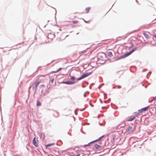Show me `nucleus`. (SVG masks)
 <instances>
[{
    "label": "nucleus",
    "instance_id": "obj_1",
    "mask_svg": "<svg viewBox=\"0 0 156 156\" xmlns=\"http://www.w3.org/2000/svg\"><path fill=\"white\" fill-rule=\"evenodd\" d=\"M55 37V35L53 34L50 33L49 34L48 36L46 38V39H48V41H46L45 43H48L49 42H50Z\"/></svg>",
    "mask_w": 156,
    "mask_h": 156
},
{
    "label": "nucleus",
    "instance_id": "obj_2",
    "mask_svg": "<svg viewBox=\"0 0 156 156\" xmlns=\"http://www.w3.org/2000/svg\"><path fill=\"white\" fill-rule=\"evenodd\" d=\"M41 80L38 78L37 81L33 83L32 85L33 89L35 90H36L37 87L41 82Z\"/></svg>",
    "mask_w": 156,
    "mask_h": 156
},
{
    "label": "nucleus",
    "instance_id": "obj_3",
    "mask_svg": "<svg viewBox=\"0 0 156 156\" xmlns=\"http://www.w3.org/2000/svg\"><path fill=\"white\" fill-rule=\"evenodd\" d=\"M134 51H135L134 49H133V50H132L131 51H130L129 52L126 53V54H125L119 57V58H118L117 59V60H119L124 58L128 56L129 55L131 54Z\"/></svg>",
    "mask_w": 156,
    "mask_h": 156
},
{
    "label": "nucleus",
    "instance_id": "obj_4",
    "mask_svg": "<svg viewBox=\"0 0 156 156\" xmlns=\"http://www.w3.org/2000/svg\"><path fill=\"white\" fill-rule=\"evenodd\" d=\"M91 74V73H86L83 74L80 78H77L76 80L77 81H79V80H82L83 79V78H85L86 77L90 75Z\"/></svg>",
    "mask_w": 156,
    "mask_h": 156
},
{
    "label": "nucleus",
    "instance_id": "obj_5",
    "mask_svg": "<svg viewBox=\"0 0 156 156\" xmlns=\"http://www.w3.org/2000/svg\"><path fill=\"white\" fill-rule=\"evenodd\" d=\"M104 136V135H103V136H101V137H99L98 139H97L94 141L91 142L88 144H87L85 145V146H89L90 145V144L92 143H94L95 142H96L98 141H100L101 140V139Z\"/></svg>",
    "mask_w": 156,
    "mask_h": 156
},
{
    "label": "nucleus",
    "instance_id": "obj_6",
    "mask_svg": "<svg viewBox=\"0 0 156 156\" xmlns=\"http://www.w3.org/2000/svg\"><path fill=\"white\" fill-rule=\"evenodd\" d=\"M149 107V106H147L141 109L140 110H139V113H140L142 112H144L146 111H147L148 109V108Z\"/></svg>",
    "mask_w": 156,
    "mask_h": 156
},
{
    "label": "nucleus",
    "instance_id": "obj_7",
    "mask_svg": "<svg viewBox=\"0 0 156 156\" xmlns=\"http://www.w3.org/2000/svg\"><path fill=\"white\" fill-rule=\"evenodd\" d=\"M33 144L36 147H38V144L37 143V142L36 140V137H34L33 139Z\"/></svg>",
    "mask_w": 156,
    "mask_h": 156
},
{
    "label": "nucleus",
    "instance_id": "obj_8",
    "mask_svg": "<svg viewBox=\"0 0 156 156\" xmlns=\"http://www.w3.org/2000/svg\"><path fill=\"white\" fill-rule=\"evenodd\" d=\"M75 82L72 81H67L64 82L63 83L67 84H72L74 83Z\"/></svg>",
    "mask_w": 156,
    "mask_h": 156
},
{
    "label": "nucleus",
    "instance_id": "obj_9",
    "mask_svg": "<svg viewBox=\"0 0 156 156\" xmlns=\"http://www.w3.org/2000/svg\"><path fill=\"white\" fill-rule=\"evenodd\" d=\"M94 147L95 148L97 149H99L101 148V146L97 144H95L94 145Z\"/></svg>",
    "mask_w": 156,
    "mask_h": 156
},
{
    "label": "nucleus",
    "instance_id": "obj_10",
    "mask_svg": "<svg viewBox=\"0 0 156 156\" xmlns=\"http://www.w3.org/2000/svg\"><path fill=\"white\" fill-rule=\"evenodd\" d=\"M128 131L130 132H133V127L130 126L129 127L128 129Z\"/></svg>",
    "mask_w": 156,
    "mask_h": 156
},
{
    "label": "nucleus",
    "instance_id": "obj_11",
    "mask_svg": "<svg viewBox=\"0 0 156 156\" xmlns=\"http://www.w3.org/2000/svg\"><path fill=\"white\" fill-rule=\"evenodd\" d=\"M107 55L109 57H111L113 55L112 52H108L107 53Z\"/></svg>",
    "mask_w": 156,
    "mask_h": 156
},
{
    "label": "nucleus",
    "instance_id": "obj_12",
    "mask_svg": "<svg viewBox=\"0 0 156 156\" xmlns=\"http://www.w3.org/2000/svg\"><path fill=\"white\" fill-rule=\"evenodd\" d=\"M135 118V117H131L127 119V121H133Z\"/></svg>",
    "mask_w": 156,
    "mask_h": 156
},
{
    "label": "nucleus",
    "instance_id": "obj_13",
    "mask_svg": "<svg viewBox=\"0 0 156 156\" xmlns=\"http://www.w3.org/2000/svg\"><path fill=\"white\" fill-rule=\"evenodd\" d=\"M39 136L40 138H44V134H42V133H40L39 134Z\"/></svg>",
    "mask_w": 156,
    "mask_h": 156
},
{
    "label": "nucleus",
    "instance_id": "obj_14",
    "mask_svg": "<svg viewBox=\"0 0 156 156\" xmlns=\"http://www.w3.org/2000/svg\"><path fill=\"white\" fill-rule=\"evenodd\" d=\"M55 145V144L54 143H52L48 144L46 145L45 146L46 147H49V146H52V145Z\"/></svg>",
    "mask_w": 156,
    "mask_h": 156
},
{
    "label": "nucleus",
    "instance_id": "obj_15",
    "mask_svg": "<svg viewBox=\"0 0 156 156\" xmlns=\"http://www.w3.org/2000/svg\"><path fill=\"white\" fill-rule=\"evenodd\" d=\"M143 35H144V36L147 38H148L149 37V35H148L145 32H144L143 33Z\"/></svg>",
    "mask_w": 156,
    "mask_h": 156
},
{
    "label": "nucleus",
    "instance_id": "obj_16",
    "mask_svg": "<svg viewBox=\"0 0 156 156\" xmlns=\"http://www.w3.org/2000/svg\"><path fill=\"white\" fill-rule=\"evenodd\" d=\"M62 69V68H60L57 70L56 71H52V72H51V73H57L60 70Z\"/></svg>",
    "mask_w": 156,
    "mask_h": 156
},
{
    "label": "nucleus",
    "instance_id": "obj_17",
    "mask_svg": "<svg viewBox=\"0 0 156 156\" xmlns=\"http://www.w3.org/2000/svg\"><path fill=\"white\" fill-rule=\"evenodd\" d=\"M41 105V102L39 101H37V106H40Z\"/></svg>",
    "mask_w": 156,
    "mask_h": 156
},
{
    "label": "nucleus",
    "instance_id": "obj_18",
    "mask_svg": "<svg viewBox=\"0 0 156 156\" xmlns=\"http://www.w3.org/2000/svg\"><path fill=\"white\" fill-rule=\"evenodd\" d=\"M90 9V7H87L86 8V13H87Z\"/></svg>",
    "mask_w": 156,
    "mask_h": 156
},
{
    "label": "nucleus",
    "instance_id": "obj_19",
    "mask_svg": "<svg viewBox=\"0 0 156 156\" xmlns=\"http://www.w3.org/2000/svg\"><path fill=\"white\" fill-rule=\"evenodd\" d=\"M73 23V24H75L78 23L79 22L78 21L76 20V21H74L72 22Z\"/></svg>",
    "mask_w": 156,
    "mask_h": 156
},
{
    "label": "nucleus",
    "instance_id": "obj_20",
    "mask_svg": "<svg viewBox=\"0 0 156 156\" xmlns=\"http://www.w3.org/2000/svg\"><path fill=\"white\" fill-rule=\"evenodd\" d=\"M70 79L73 81H74L75 80V78L73 76H72L70 78Z\"/></svg>",
    "mask_w": 156,
    "mask_h": 156
},
{
    "label": "nucleus",
    "instance_id": "obj_21",
    "mask_svg": "<svg viewBox=\"0 0 156 156\" xmlns=\"http://www.w3.org/2000/svg\"><path fill=\"white\" fill-rule=\"evenodd\" d=\"M54 78H52V79H51V83H53V81H54Z\"/></svg>",
    "mask_w": 156,
    "mask_h": 156
},
{
    "label": "nucleus",
    "instance_id": "obj_22",
    "mask_svg": "<svg viewBox=\"0 0 156 156\" xmlns=\"http://www.w3.org/2000/svg\"><path fill=\"white\" fill-rule=\"evenodd\" d=\"M45 75H40L39 76L40 77H44L45 76Z\"/></svg>",
    "mask_w": 156,
    "mask_h": 156
},
{
    "label": "nucleus",
    "instance_id": "obj_23",
    "mask_svg": "<svg viewBox=\"0 0 156 156\" xmlns=\"http://www.w3.org/2000/svg\"><path fill=\"white\" fill-rule=\"evenodd\" d=\"M154 37L156 39V34L154 35Z\"/></svg>",
    "mask_w": 156,
    "mask_h": 156
},
{
    "label": "nucleus",
    "instance_id": "obj_24",
    "mask_svg": "<svg viewBox=\"0 0 156 156\" xmlns=\"http://www.w3.org/2000/svg\"><path fill=\"white\" fill-rule=\"evenodd\" d=\"M154 99H156V96L155 97H154Z\"/></svg>",
    "mask_w": 156,
    "mask_h": 156
},
{
    "label": "nucleus",
    "instance_id": "obj_25",
    "mask_svg": "<svg viewBox=\"0 0 156 156\" xmlns=\"http://www.w3.org/2000/svg\"><path fill=\"white\" fill-rule=\"evenodd\" d=\"M115 137H114V136H113V139H114L115 138Z\"/></svg>",
    "mask_w": 156,
    "mask_h": 156
},
{
    "label": "nucleus",
    "instance_id": "obj_26",
    "mask_svg": "<svg viewBox=\"0 0 156 156\" xmlns=\"http://www.w3.org/2000/svg\"><path fill=\"white\" fill-rule=\"evenodd\" d=\"M79 155H80V154H78L77 155V156H79Z\"/></svg>",
    "mask_w": 156,
    "mask_h": 156
},
{
    "label": "nucleus",
    "instance_id": "obj_27",
    "mask_svg": "<svg viewBox=\"0 0 156 156\" xmlns=\"http://www.w3.org/2000/svg\"><path fill=\"white\" fill-rule=\"evenodd\" d=\"M41 86H44V85H42Z\"/></svg>",
    "mask_w": 156,
    "mask_h": 156
}]
</instances>
